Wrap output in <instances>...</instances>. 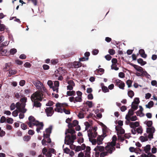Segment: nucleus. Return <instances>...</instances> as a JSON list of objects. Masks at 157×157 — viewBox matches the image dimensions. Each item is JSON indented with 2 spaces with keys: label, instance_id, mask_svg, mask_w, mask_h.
<instances>
[{
  "label": "nucleus",
  "instance_id": "nucleus-60",
  "mask_svg": "<svg viewBox=\"0 0 157 157\" xmlns=\"http://www.w3.org/2000/svg\"><path fill=\"white\" fill-rule=\"evenodd\" d=\"M43 69L44 70H48L50 68V67L49 65L44 64L42 66Z\"/></svg>",
  "mask_w": 157,
  "mask_h": 157
},
{
  "label": "nucleus",
  "instance_id": "nucleus-39",
  "mask_svg": "<svg viewBox=\"0 0 157 157\" xmlns=\"http://www.w3.org/2000/svg\"><path fill=\"white\" fill-rule=\"evenodd\" d=\"M6 29V26L3 24H0V32L4 31Z\"/></svg>",
  "mask_w": 157,
  "mask_h": 157
},
{
  "label": "nucleus",
  "instance_id": "nucleus-48",
  "mask_svg": "<svg viewBox=\"0 0 157 157\" xmlns=\"http://www.w3.org/2000/svg\"><path fill=\"white\" fill-rule=\"evenodd\" d=\"M15 63L18 65H21L23 64V62L21 60L17 59L15 60Z\"/></svg>",
  "mask_w": 157,
  "mask_h": 157
},
{
  "label": "nucleus",
  "instance_id": "nucleus-12",
  "mask_svg": "<svg viewBox=\"0 0 157 157\" xmlns=\"http://www.w3.org/2000/svg\"><path fill=\"white\" fill-rule=\"evenodd\" d=\"M0 56H9V52L7 49L0 48Z\"/></svg>",
  "mask_w": 157,
  "mask_h": 157
},
{
  "label": "nucleus",
  "instance_id": "nucleus-25",
  "mask_svg": "<svg viewBox=\"0 0 157 157\" xmlns=\"http://www.w3.org/2000/svg\"><path fill=\"white\" fill-rule=\"evenodd\" d=\"M12 65L11 64V63H6L4 65V69L5 70V71H7V70H8V68H10L11 67Z\"/></svg>",
  "mask_w": 157,
  "mask_h": 157
},
{
  "label": "nucleus",
  "instance_id": "nucleus-44",
  "mask_svg": "<svg viewBox=\"0 0 157 157\" xmlns=\"http://www.w3.org/2000/svg\"><path fill=\"white\" fill-rule=\"evenodd\" d=\"M63 109L61 107H56L54 108V110L56 112L60 113H63Z\"/></svg>",
  "mask_w": 157,
  "mask_h": 157
},
{
  "label": "nucleus",
  "instance_id": "nucleus-64",
  "mask_svg": "<svg viewBox=\"0 0 157 157\" xmlns=\"http://www.w3.org/2000/svg\"><path fill=\"white\" fill-rule=\"evenodd\" d=\"M90 152L85 151L84 157H90Z\"/></svg>",
  "mask_w": 157,
  "mask_h": 157
},
{
  "label": "nucleus",
  "instance_id": "nucleus-52",
  "mask_svg": "<svg viewBox=\"0 0 157 157\" xmlns=\"http://www.w3.org/2000/svg\"><path fill=\"white\" fill-rule=\"evenodd\" d=\"M8 38L10 40V41H12V42H11V43H12V42H14V40L12 34L11 33H10L8 34Z\"/></svg>",
  "mask_w": 157,
  "mask_h": 157
},
{
  "label": "nucleus",
  "instance_id": "nucleus-37",
  "mask_svg": "<svg viewBox=\"0 0 157 157\" xmlns=\"http://www.w3.org/2000/svg\"><path fill=\"white\" fill-rule=\"evenodd\" d=\"M31 138V137L30 136L25 135L24 136L23 139L24 141L28 142L30 140Z\"/></svg>",
  "mask_w": 157,
  "mask_h": 157
},
{
  "label": "nucleus",
  "instance_id": "nucleus-56",
  "mask_svg": "<svg viewBox=\"0 0 157 157\" xmlns=\"http://www.w3.org/2000/svg\"><path fill=\"white\" fill-rule=\"evenodd\" d=\"M31 66L30 63L28 62L25 63L24 65V67L26 68H30Z\"/></svg>",
  "mask_w": 157,
  "mask_h": 157
},
{
  "label": "nucleus",
  "instance_id": "nucleus-62",
  "mask_svg": "<svg viewBox=\"0 0 157 157\" xmlns=\"http://www.w3.org/2000/svg\"><path fill=\"white\" fill-rule=\"evenodd\" d=\"M118 76L121 78H124L125 77V74L124 73L121 72L118 74Z\"/></svg>",
  "mask_w": 157,
  "mask_h": 157
},
{
  "label": "nucleus",
  "instance_id": "nucleus-19",
  "mask_svg": "<svg viewBox=\"0 0 157 157\" xmlns=\"http://www.w3.org/2000/svg\"><path fill=\"white\" fill-rule=\"evenodd\" d=\"M138 72H140L141 73V77H145L146 75V74L144 72L145 71H146L145 70H143V68L141 67V68H138L137 70L136 71Z\"/></svg>",
  "mask_w": 157,
  "mask_h": 157
},
{
  "label": "nucleus",
  "instance_id": "nucleus-46",
  "mask_svg": "<svg viewBox=\"0 0 157 157\" xmlns=\"http://www.w3.org/2000/svg\"><path fill=\"white\" fill-rule=\"evenodd\" d=\"M47 84L49 86L50 88H52L53 86V82L51 80H49L47 82Z\"/></svg>",
  "mask_w": 157,
  "mask_h": 157
},
{
  "label": "nucleus",
  "instance_id": "nucleus-53",
  "mask_svg": "<svg viewBox=\"0 0 157 157\" xmlns=\"http://www.w3.org/2000/svg\"><path fill=\"white\" fill-rule=\"evenodd\" d=\"M138 119V118L136 115L133 116L129 118L130 120L132 121H134Z\"/></svg>",
  "mask_w": 157,
  "mask_h": 157
},
{
  "label": "nucleus",
  "instance_id": "nucleus-14",
  "mask_svg": "<svg viewBox=\"0 0 157 157\" xmlns=\"http://www.w3.org/2000/svg\"><path fill=\"white\" fill-rule=\"evenodd\" d=\"M76 132L74 129L69 130L68 128L66 129L65 132V134L66 135L67 133L71 134L72 135L76 133Z\"/></svg>",
  "mask_w": 157,
  "mask_h": 157
},
{
  "label": "nucleus",
  "instance_id": "nucleus-38",
  "mask_svg": "<svg viewBox=\"0 0 157 157\" xmlns=\"http://www.w3.org/2000/svg\"><path fill=\"white\" fill-rule=\"evenodd\" d=\"M18 122L22 123V124L21 125V128L24 130H25L27 129V125L24 123H22V122L20 121H17Z\"/></svg>",
  "mask_w": 157,
  "mask_h": 157
},
{
  "label": "nucleus",
  "instance_id": "nucleus-23",
  "mask_svg": "<svg viewBox=\"0 0 157 157\" xmlns=\"http://www.w3.org/2000/svg\"><path fill=\"white\" fill-rule=\"evenodd\" d=\"M127 64H128L130 65L131 66H132L133 67L136 71L139 68H141V67L140 66L138 65H137L134 64L133 63H132L129 61L127 63Z\"/></svg>",
  "mask_w": 157,
  "mask_h": 157
},
{
  "label": "nucleus",
  "instance_id": "nucleus-22",
  "mask_svg": "<svg viewBox=\"0 0 157 157\" xmlns=\"http://www.w3.org/2000/svg\"><path fill=\"white\" fill-rule=\"evenodd\" d=\"M10 41H6L3 42H2V43L0 44V48H3L5 47L8 45L9 44Z\"/></svg>",
  "mask_w": 157,
  "mask_h": 157
},
{
  "label": "nucleus",
  "instance_id": "nucleus-33",
  "mask_svg": "<svg viewBox=\"0 0 157 157\" xmlns=\"http://www.w3.org/2000/svg\"><path fill=\"white\" fill-rule=\"evenodd\" d=\"M84 124L85 126V130L84 131H85L86 130L87 131L88 130V129L89 128H90V127H91V126L88 121H86L84 122Z\"/></svg>",
  "mask_w": 157,
  "mask_h": 157
},
{
  "label": "nucleus",
  "instance_id": "nucleus-16",
  "mask_svg": "<svg viewBox=\"0 0 157 157\" xmlns=\"http://www.w3.org/2000/svg\"><path fill=\"white\" fill-rule=\"evenodd\" d=\"M137 63L141 66H143L147 64V62L144 61L143 59L141 58H140L137 60Z\"/></svg>",
  "mask_w": 157,
  "mask_h": 157
},
{
  "label": "nucleus",
  "instance_id": "nucleus-17",
  "mask_svg": "<svg viewBox=\"0 0 157 157\" xmlns=\"http://www.w3.org/2000/svg\"><path fill=\"white\" fill-rule=\"evenodd\" d=\"M67 96L74 97V96L76 95V93L75 91L73 90H69L67 91Z\"/></svg>",
  "mask_w": 157,
  "mask_h": 157
},
{
  "label": "nucleus",
  "instance_id": "nucleus-34",
  "mask_svg": "<svg viewBox=\"0 0 157 157\" xmlns=\"http://www.w3.org/2000/svg\"><path fill=\"white\" fill-rule=\"evenodd\" d=\"M13 119L11 117H7V121L6 123H7L9 124H12L13 123Z\"/></svg>",
  "mask_w": 157,
  "mask_h": 157
},
{
  "label": "nucleus",
  "instance_id": "nucleus-29",
  "mask_svg": "<svg viewBox=\"0 0 157 157\" xmlns=\"http://www.w3.org/2000/svg\"><path fill=\"white\" fill-rule=\"evenodd\" d=\"M52 127L53 126L52 125H50L48 128H46L45 132L47 133H49V134H51L52 132Z\"/></svg>",
  "mask_w": 157,
  "mask_h": 157
},
{
  "label": "nucleus",
  "instance_id": "nucleus-49",
  "mask_svg": "<svg viewBox=\"0 0 157 157\" xmlns=\"http://www.w3.org/2000/svg\"><path fill=\"white\" fill-rule=\"evenodd\" d=\"M117 64L113 65L111 66V69L112 70H114L115 71H117L119 70V68L117 67Z\"/></svg>",
  "mask_w": 157,
  "mask_h": 157
},
{
  "label": "nucleus",
  "instance_id": "nucleus-3",
  "mask_svg": "<svg viewBox=\"0 0 157 157\" xmlns=\"http://www.w3.org/2000/svg\"><path fill=\"white\" fill-rule=\"evenodd\" d=\"M143 151L145 152L148 155H150L152 157H156V156L152 154L150 152L151 149V145L150 144H147L144 147Z\"/></svg>",
  "mask_w": 157,
  "mask_h": 157
},
{
  "label": "nucleus",
  "instance_id": "nucleus-45",
  "mask_svg": "<svg viewBox=\"0 0 157 157\" xmlns=\"http://www.w3.org/2000/svg\"><path fill=\"white\" fill-rule=\"evenodd\" d=\"M54 103L53 101L49 100L48 102L46 104V105L48 106L52 107V106Z\"/></svg>",
  "mask_w": 157,
  "mask_h": 157
},
{
  "label": "nucleus",
  "instance_id": "nucleus-55",
  "mask_svg": "<svg viewBox=\"0 0 157 157\" xmlns=\"http://www.w3.org/2000/svg\"><path fill=\"white\" fill-rule=\"evenodd\" d=\"M112 65L117 64V60L116 58H113L111 60Z\"/></svg>",
  "mask_w": 157,
  "mask_h": 157
},
{
  "label": "nucleus",
  "instance_id": "nucleus-8",
  "mask_svg": "<svg viewBox=\"0 0 157 157\" xmlns=\"http://www.w3.org/2000/svg\"><path fill=\"white\" fill-rule=\"evenodd\" d=\"M107 136V135H98V137L97 138V144L98 145H100V144H102V141L103 139Z\"/></svg>",
  "mask_w": 157,
  "mask_h": 157
},
{
  "label": "nucleus",
  "instance_id": "nucleus-6",
  "mask_svg": "<svg viewBox=\"0 0 157 157\" xmlns=\"http://www.w3.org/2000/svg\"><path fill=\"white\" fill-rule=\"evenodd\" d=\"M44 99V101H45L46 99H31L32 102H33V108L35 106L36 108L40 107L41 105V104L40 102L36 101V99H39L40 101H42L43 99Z\"/></svg>",
  "mask_w": 157,
  "mask_h": 157
},
{
  "label": "nucleus",
  "instance_id": "nucleus-11",
  "mask_svg": "<svg viewBox=\"0 0 157 157\" xmlns=\"http://www.w3.org/2000/svg\"><path fill=\"white\" fill-rule=\"evenodd\" d=\"M140 125V122L136 121L131 122L129 124V126L131 128H136V127H139Z\"/></svg>",
  "mask_w": 157,
  "mask_h": 157
},
{
  "label": "nucleus",
  "instance_id": "nucleus-43",
  "mask_svg": "<svg viewBox=\"0 0 157 157\" xmlns=\"http://www.w3.org/2000/svg\"><path fill=\"white\" fill-rule=\"evenodd\" d=\"M24 93L25 94H26V95H27L28 94H29L28 96H27L28 97H30V94L32 93L31 92V91L30 89H25L24 90Z\"/></svg>",
  "mask_w": 157,
  "mask_h": 157
},
{
  "label": "nucleus",
  "instance_id": "nucleus-42",
  "mask_svg": "<svg viewBox=\"0 0 157 157\" xmlns=\"http://www.w3.org/2000/svg\"><path fill=\"white\" fill-rule=\"evenodd\" d=\"M140 102V99H134L132 103V105L133 104L138 105Z\"/></svg>",
  "mask_w": 157,
  "mask_h": 157
},
{
  "label": "nucleus",
  "instance_id": "nucleus-10",
  "mask_svg": "<svg viewBox=\"0 0 157 157\" xmlns=\"http://www.w3.org/2000/svg\"><path fill=\"white\" fill-rule=\"evenodd\" d=\"M33 83L37 89L39 90L41 89V86H43V84L40 81H34Z\"/></svg>",
  "mask_w": 157,
  "mask_h": 157
},
{
  "label": "nucleus",
  "instance_id": "nucleus-32",
  "mask_svg": "<svg viewBox=\"0 0 157 157\" xmlns=\"http://www.w3.org/2000/svg\"><path fill=\"white\" fill-rule=\"evenodd\" d=\"M27 124L29 125V127L32 128H33V127L32 126V125L36 126H38L39 125V124H37L36 123L31 122H28Z\"/></svg>",
  "mask_w": 157,
  "mask_h": 157
},
{
  "label": "nucleus",
  "instance_id": "nucleus-40",
  "mask_svg": "<svg viewBox=\"0 0 157 157\" xmlns=\"http://www.w3.org/2000/svg\"><path fill=\"white\" fill-rule=\"evenodd\" d=\"M126 84L128 85V88H130L132 86V81L128 79L126 81Z\"/></svg>",
  "mask_w": 157,
  "mask_h": 157
},
{
  "label": "nucleus",
  "instance_id": "nucleus-21",
  "mask_svg": "<svg viewBox=\"0 0 157 157\" xmlns=\"http://www.w3.org/2000/svg\"><path fill=\"white\" fill-rule=\"evenodd\" d=\"M39 124V126H40V127L39 128L37 127L36 129V131L38 133L40 132V130L43 129L44 126V124L43 122H40V124Z\"/></svg>",
  "mask_w": 157,
  "mask_h": 157
},
{
  "label": "nucleus",
  "instance_id": "nucleus-35",
  "mask_svg": "<svg viewBox=\"0 0 157 157\" xmlns=\"http://www.w3.org/2000/svg\"><path fill=\"white\" fill-rule=\"evenodd\" d=\"M136 129L137 132L138 133L141 134L143 133V129L142 128V127L140 125Z\"/></svg>",
  "mask_w": 157,
  "mask_h": 157
},
{
  "label": "nucleus",
  "instance_id": "nucleus-59",
  "mask_svg": "<svg viewBox=\"0 0 157 157\" xmlns=\"http://www.w3.org/2000/svg\"><path fill=\"white\" fill-rule=\"evenodd\" d=\"M99 50L98 49H94L92 51V54L93 55H97L99 53Z\"/></svg>",
  "mask_w": 157,
  "mask_h": 157
},
{
  "label": "nucleus",
  "instance_id": "nucleus-28",
  "mask_svg": "<svg viewBox=\"0 0 157 157\" xmlns=\"http://www.w3.org/2000/svg\"><path fill=\"white\" fill-rule=\"evenodd\" d=\"M71 102H73L75 103L77 102H81L82 101V99H69Z\"/></svg>",
  "mask_w": 157,
  "mask_h": 157
},
{
  "label": "nucleus",
  "instance_id": "nucleus-5",
  "mask_svg": "<svg viewBox=\"0 0 157 157\" xmlns=\"http://www.w3.org/2000/svg\"><path fill=\"white\" fill-rule=\"evenodd\" d=\"M44 92H39L37 91L34 92L31 94L30 98H44L43 97Z\"/></svg>",
  "mask_w": 157,
  "mask_h": 157
},
{
  "label": "nucleus",
  "instance_id": "nucleus-57",
  "mask_svg": "<svg viewBox=\"0 0 157 157\" xmlns=\"http://www.w3.org/2000/svg\"><path fill=\"white\" fill-rule=\"evenodd\" d=\"M25 83V81L24 80H21L19 82V84L21 86H24Z\"/></svg>",
  "mask_w": 157,
  "mask_h": 157
},
{
  "label": "nucleus",
  "instance_id": "nucleus-63",
  "mask_svg": "<svg viewBox=\"0 0 157 157\" xmlns=\"http://www.w3.org/2000/svg\"><path fill=\"white\" fill-rule=\"evenodd\" d=\"M152 86L157 87V82L155 80H153L151 82Z\"/></svg>",
  "mask_w": 157,
  "mask_h": 157
},
{
  "label": "nucleus",
  "instance_id": "nucleus-27",
  "mask_svg": "<svg viewBox=\"0 0 157 157\" xmlns=\"http://www.w3.org/2000/svg\"><path fill=\"white\" fill-rule=\"evenodd\" d=\"M128 95L130 98H132L134 95L133 91L129 89L128 91Z\"/></svg>",
  "mask_w": 157,
  "mask_h": 157
},
{
  "label": "nucleus",
  "instance_id": "nucleus-61",
  "mask_svg": "<svg viewBox=\"0 0 157 157\" xmlns=\"http://www.w3.org/2000/svg\"><path fill=\"white\" fill-rule=\"evenodd\" d=\"M90 55V52H86L84 54V56L86 57V60H88L89 57Z\"/></svg>",
  "mask_w": 157,
  "mask_h": 157
},
{
  "label": "nucleus",
  "instance_id": "nucleus-4",
  "mask_svg": "<svg viewBox=\"0 0 157 157\" xmlns=\"http://www.w3.org/2000/svg\"><path fill=\"white\" fill-rule=\"evenodd\" d=\"M87 136L89 138L92 139L95 138L98 136V134L97 132H93L92 131L91 129H89L87 131Z\"/></svg>",
  "mask_w": 157,
  "mask_h": 157
},
{
  "label": "nucleus",
  "instance_id": "nucleus-51",
  "mask_svg": "<svg viewBox=\"0 0 157 157\" xmlns=\"http://www.w3.org/2000/svg\"><path fill=\"white\" fill-rule=\"evenodd\" d=\"M108 52L109 54V55H113L115 53V51L113 49H109V50H108Z\"/></svg>",
  "mask_w": 157,
  "mask_h": 157
},
{
  "label": "nucleus",
  "instance_id": "nucleus-26",
  "mask_svg": "<svg viewBox=\"0 0 157 157\" xmlns=\"http://www.w3.org/2000/svg\"><path fill=\"white\" fill-rule=\"evenodd\" d=\"M79 62L74 61L73 63H72L71 64V66H73L75 68H78L81 67V66H79Z\"/></svg>",
  "mask_w": 157,
  "mask_h": 157
},
{
  "label": "nucleus",
  "instance_id": "nucleus-58",
  "mask_svg": "<svg viewBox=\"0 0 157 157\" xmlns=\"http://www.w3.org/2000/svg\"><path fill=\"white\" fill-rule=\"evenodd\" d=\"M86 104L90 108L92 107L93 106V105L92 101H86Z\"/></svg>",
  "mask_w": 157,
  "mask_h": 157
},
{
  "label": "nucleus",
  "instance_id": "nucleus-1",
  "mask_svg": "<svg viewBox=\"0 0 157 157\" xmlns=\"http://www.w3.org/2000/svg\"><path fill=\"white\" fill-rule=\"evenodd\" d=\"M144 124L146 125L148 128H146V132L147 133H149V136L150 137L149 138V140L151 141L153 138L154 134L155 132V129L153 126L152 121H146L144 122Z\"/></svg>",
  "mask_w": 157,
  "mask_h": 157
},
{
  "label": "nucleus",
  "instance_id": "nucleus-36",
  "mask_svg": "<svg viewBox=\"0 0 157 157\" xmlns=\"http://www.w3.org/2000/svg\"><path fill=\"white\" fill-rule=\"evenodd\" d=\"M96 148H98V151L100 152L103 151L105 149V147L103 146L98 145L96 146Z\"/></svg>",
  "mask_w": 157,
  "mask_h": 157
},
{
  "label": "nucleus",
  "instance_id": "nucleus-13",
  "mask_svg": "<svg viewBox=\"0 0 157 157\" xmlns=\"http://www.w3.org/2000/svg\"><path fill=\"white\" fill-rule=\"evenodd\" d=\"M100 86L101 87L102 90L104 93H106L109 91V90L107 86L104 85L103 83H101Z\"/></svg>",
  "mask_w": 157,
  "mask_h": 157
},
{
  "label": "nucleus",
  "instance_id": "nucleus-20",
  "mask_svg": "<svg viewBox=\"0 0 157 157\" xmlns=\"http://www.w3.org/2000/svg\"><path fill=\"white\" fill-rule=\"evenodd\" d=\"M76 93L77 95V96H76L75 97H70L69 98H82V93L81 91L79 90L77 91Z\"/></svg>",
  "mask_w": 157,
  "mask_h": 157
},
{
  "label": "nucleus",
  "instance_id": "nucleus-47",
  "mask_svg": "<svg viewBox=\"0 0 157 157\" xmlns=\"http://www.w3.org/2000/svg\"><path fill=\"white\" fill-rule=\"evenodd\" d=\"M108 155V153L107 151H103L101 152L100 154V156L101 157H104L105 156Z\"/></svg>",
  "mask_w": 157,
  "mask_h": 157
},
{
  "label": "nucleus",
  "instance_id": "nucleus-2",
  "mask_svg": "<svg viewBox=\"0 0 157 157\" xmlns=\"http://www.w3.org/2000/svg\"><path fill=\"white\" fill-rule=\"evenodd\" d=\"M114 83L115 86H118L120 89L122 90L124 89L125 83L124 82L121 80L117 79L115 80Z\"/></svg>",
  "mask_w": 157,
  "mask_h": 157
},
{
  "label": "nucleus",
  "instance_id": "nucleus-18",
  "mask_svg": "<svg viewBox=\"0 0 157 157\" xmlns=\"http://www.w3.org/2000/svg\"><path fill=\"white\" fill-rule=\"evenodd\" d=\"M27 99H20V101L22 108H25L26 103L27 101Z\"/></svg>",
  "mask_w": 157,
  "mask_h": 157
},
{
  "label": "nucleus",
  "instance_id": "nucleus-31",
  "mask_svg": "<svg viewBox=\"0 0 157 157\" xmlns=\"http://www.w3.org/2000/svg\"><path fill=\"white\" fill-rule=\"evenodd\" d=\"M17 50L15 48H11L9 51V55H14L17 52Z\"/></svg>",
  "mask_w": 157,
  "mask_h": 157
},
{
  "label": "nucleus",
  "instance_id": "nucleus-9",
  "mask_svg": "<svg viewBox=\"0 0 157 157\" xmlns=\"http://www.w3.org/2000/svg\"><path fill=\"white\" fill-rule=\"evenodd\" d=\"M7 71H8L9 75L8 76L9 77H11L12 75H15L17 73V71L16 69L13 70L12 67H10Z\"/></svg>",
  "mask_w": 157,
  "mask_h": 157
},
{
  "label": "nucleus",
  "instance_id": "nucleus-15",
  "mask_svg": "<svg viewBox=\"0 0 157 157\" xmlns=\"http://www.w3.org/2000/svg\"><path fill=\"white\" fill-rule=\"evenodd\" d=\"M115 130L117 132H118V131L119 130V129L117 128V126L116 125H115ZM117 135L118 137V140H120L121 142H123L125 139H124L123 137L122 136L119 135V134L118 133V132H117Z\"/></svg>",
  "mask_w": 157,
  "mask_h": 157
},
{
  "label": "nucleus",
  "instance_id": "nucleus-24",
  "mask_svg": "<svg viewBox=\"0 0 157 157\" xmlns=\"http://www.w3.org/2000/svg\"><path fill=\"white\" fill-rule=\"evenodd\" d=\"M110 130L106 126V128L104 127L102 128V135H107L106 133H108Z\"/></svg>",
  "mask_w": 157,
  "mask_h": 157
},
{
  "label": "nucleus",
  "instance_id": "nucleus-41",
  "mask_svg": "<svg viewBox=\"0 0 157 157\" xmlns=\"http://www.w3.org/2000/svg\"><path fill=\"white\" fill-rule=\"evenodd\" d=\"M7 119L6 118L5 116H2L0 118V123H6V120Z\"/></svg>",
  "mask_w": 157,
  "mask_h": 157
},
{
  "label": "nucleus",
  "instance_id": "nucleus-50",
  "mask_svg": "<svg viewBox=\"0 0 157 157\" xmlns=\"http://www.w3.org/2000/svg\"><path fill=\"white\" fill-rule=\"evenodd\" d=\"M74 150L75 152H78L80 151H81V146H75Z\"/></svg>",
  "mask_w": 157,
  "mask_h": 157
},
{
  "label": "nucleus",
  "instance_id": "nucleus-7",
  "mask_svg": "<svg viewBox=\"0 0 157 157\" xmlns=\"http://www.w3.org/2000/svg\"><path fill=\"white\" fill-rule=\"evenodd\" d=\"M45 112L47 117H51L54 113L53 107H46L45 109Z\"/></svg>",
  "mask_w": 157,
  "mask_h": 157
},
{
  "label": "nucleus",
  "instance_id": "nucleus-30",
  "mask_svg": "<svg viewBox=\"0 0 157 157\" xmlns=\"http://www.w3.org/2000/svg\"><path fill=\"white\" fill-rule=\"evenodd\" d=\"M154 104L153 101H151L148 102L147 104L145 106L146 108L150 109L153 107Z\"/></svg>",
  "mask_w": 157,
  "mask_h": 157
},
{
  "label": "nucleus",
  "instance_id": "nucleus-54",
  "mask_svg": "<svg viewBox=\"0 0 157 157\" xmlns=\"http://www.w3.org/2000/svg\"><path fill=\"white\" fill-rule=\"evenodd\" d=\"M70 151V150L67 147H66L65 148L63 149V151L64 153H65L67 154H69Z\"/></svg>",
  "mask_w": 157,
  "mask_h": 157
}]
</instances>
